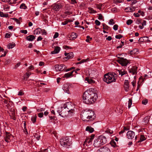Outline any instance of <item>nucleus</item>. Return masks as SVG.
Wrapping results in <instances>:
<instances>
[{
  "instance_id": "obj_1",
  "label": "nucleus",
  "mask_w": 152,
  "mask_h": 152,
  "mask_svg": "<svg viewBox=\"0 0 152 152\" xmlns=\"http://www.w3.org/2000/svg\"><path fill=\"white\" fill-rule=\"evenodd\" d=\"M97 97V94L94 91V89L92 88L87 90L83 95L84 102L87 104L94 103Z\"/></svg>"
},
{
  "instance_id": "obj_2",
  "label": "nucleus",
  "mask_w": 152,
  "mask_h": 152,
  "mask_svg": "<svg viewBox=\"0 0 152 152\" xmlns=\"http://www.w3.org/2000/svg\"><path fill=\"white\" fill-rule=\"evenodd\" d=\"M81 118L84 121H89L94 120L95 116L94 111L85 110L81 113Z\"/></svg>"
},
{
  "instance_id": "obj_3",
  "label": "nucleus",
  "mask_w": 152,
  "mask_h": 152,
  "mask_svg": "<svg viewBox=\"0 0 152 152\" xmlns=\"http://www.w3.org/2000/svg\"><path fill=\"white\" fill-rule=\"evenodd\" d=\"M117 77V75L115 73H108L104 75L103 80L104 81L108 84L115 82Z\"/></svg>"
},
{
  "instance_id": "obj_4",
  "label": "nucleus",
  "mask_w": 152,
  "mask_h": 152,
  "mask_svg": "<svg viewBox=\"0 0 152 152\" xmlns=\"http://www.w3.org/2000/svg\"><path fill=\"white\" fill-rule=\"evenodd\" d=\"M107 141V138L105 136L101 135L94 140V145L96 147H99L106 143Z\"/></svg>"
},
{
  "instance_id": "obj_5",
  "label": "nucleus",
  "mask_w": 152,
  "mask_h": 152,
  "mask_svg": "<svg viewBox=\"0 0 152 152\" xmlns=\"http://www.w3.org/2000/svg\"><path fill=\"white\" fill-rule=\"evenodd\" d=\"M74 109H72L69 110H68L65 107L61 110H58V112L59 115L63 118L72 115L74 113Z\"/></svg>"
},
{
  "instance_id": "obj_6",
  "label": "nucleus",
  "mask_w": 152,
  "mask_h": 152,
  "mask_svg": "<svg viewBox=\"0 0 152 152\" xmlns=\"http://www.w3.org/2000/svg\"><path fill=\"white\" fill-rule=\"evenodd\" d=\"M60 144L61 145L66 148H68L72 145V142L67 137H62L60 140Z\"/></svg>"
},
{
  "instance_id": "obj_7",
  "label": "nucleus",
  "mask_w": 152,
  "mask_h": 152,
  "mask_svg": "<svg viewBox=\"0 0 152 152\" xmlns=\"http://www.w3.org/2000/svg\"><path fill=\"white\" fill-rule=\"evenodd\" d=\"M13 139V136L10 133L6 132L4 137V140L7 142H10Z\"/></svg>"
},
{
  "instance_id": "obj_8",
  "label": "nucleus",
  "mask_w": 152,
  "mask_h": 152,
  "mask_svg": "<svg viewBox=\"0 0 152 152\" xmlns=\"http://www.w3.org/2000/svg\"><path fill=\"white\" fill-rule=\"evenodd\" d=\"M117 61L122 66H125L129 63V61L126 58H121L117 60Z\"/></svg>"
},
{
  "instance_id": "obj_9",
  "label": "nucleus",
  "mask_w": 152,
  "mask_h": 152,
  "mask_svg": "<svg viewBox=\"0 0 152 152\" xmlns=\"http://www.w3.org/2000/svg\"><path fill=\"white\" fill-rule=\"evenodd\" d=\"M56 70L57 72L64 71L66 68L65 65L56 64L55 66Z\"/></svg>"
},
{
  "instance_id": "obj_10",
  "label": "nucleus",
  "mask_w": 152,
  "mask_h": 152,
  "mask_svg": "<svg viewBox=\"0 0 152 152\" xmlns=\"http://www.w3.org/2000/svg\"><path fill=\"white\" fill-rule=\"evenodd\" d=\"M126 135L129 139H132L134 137L135 134L134 132L131 131H129L127 132Z\"/></svg>"
},
{
  "instance_id": "obj_11",
  "label": "nucleus",
  "mask_w": 152,
  "mask_h": 152,
  "mask_svg": "<svg viewBox=\"0 0 152 152\" xmlns=\"http://www.w3.org/2000/svg\"><path fill=\"white\" fill-rule=\"evenodd\" d=\"M137 67L136 66H133L132 68L129 69V71L132 75H136L137 74Z\"/></svg>"
},
{
  "instance_id": "obj_12",
  "label": "nucleus",
  "mask_w": 152,
  "mask_h": 152,
  "mask_svg": "<svg viewBox=\"0 0 152 152\" xmlns=\"http://www.w3.org/2000/svg\"><path fill=\"white\" fill-rule=\"evenodd\" d=\"M70 87L69 85L67 83H65L63 86L62 89L65 93L68 94H69V89Z\"/></svg>"
},
{
  "instance_id": "obj_13",
  "label": "nucleus",
  "mask_w": 152,
  "mask_h": 152,
  "mask_svg": "<svg viewBox=\"0 0 152 152\" xmlns=\"http://www.w3.org/2000/svg\"><path fill=\"white\" fill-rule=\"evenodd\" d=\"M7 113L9 114L11 118L14 120L16 119L15 110L14 109L11 110V112L7 111Z\"/></svg>"
},
{
  "instance_id": "obj_14",
  "label": "nucleus",
  "mask_w": 152,
  "mask_h": 152,
  "mask_svg": "<svg viewBox=\"0 0 152 152\" xmlns=\"http://www.w3.org/2000/svg\"><path fill=\"white\" fill-rule=\"evenodd\" d=\"M77 34L74 32H72L71 34H69L67 37L69 38V39H75L77 37Z\"/></svg>"
},
{
  "instance_id": "obj_15",
  "label": "nucleus",
  "mask_w": 152,
  "mask_h": 152,
  "mask_svg": "<svg viewBox=\"0 0 152 152\" xmlns=\"http://www.w3.org/2000/svg\"><path fill=\"white\" fill-rule=\"evenodd\" d=\"M129 83L128 80H126L125 81L124 83V88L126 91H128L129 90Z\"/></svg>"
},
{
  "instance_id": "obj_16",
  "label": "nucleus",
  "mask_w": 152,
  "mask_h": 152,
  "mask_svg": "<svg viewBox=\"0 0 152 152\" xmlns=\"http://www.w3.org/2000/svg\"><path fill=\"white\" fill-rule=\"evenodd\" d=\"M150 118V116H147L145 117L143 120L142 124L145 125L148 124V123H149Z\"/></svg>"
},
{
  "instance_id": "obj_17",
  "label": "nucleus",
  "mask_w": 152,
  "mask_h": 152,
  "mask_svg": "<svg viewBox=\"0 0 152 152\" xmlns=\"http://www.w3.org/2000/svg\"><path fill=\"white\" fill-rule=\"evenodd\" d=\"M135 7H128L126 8L125 10L126 12H131L134 11L135 10Z\"/></svg>"
},
{
  "instance_id": "obj_18",
  "label": "nucleus",
  "mask_w": 152,
  "mask_h": 152,
  "mask_svg": "<svg viewBox=\"0 0 152 152\" xmlns=\"http://www.w3.org/2000/svg\"><path fill=\"white\" fill-rule=\"evenodd\" d=\"M60 48L58 46L56 47L54 50L51 52V54H54L58 53L60 50Z\"/></svg>"
},
{
  "instance_id": "obj_19",
  "label": "nucleus",
  "mask_w": 152,
  "mask_h": 152,
  "mask_svg": "<svg viewBox=\"0 0 152 152\" xmlns=\"http://www.w3.org/2000/svg\"><path fill=\"white\" fill-rule=\"evenodd\" d=\"M11 102L9 101V103L6 105V107L8 110L7 111H9V112H11V110L14 109V108L12 107V106L11 105Z\"/></svg>"
},
{
  "instance_id": "obj_20",
  "label": "nucleus",
  "mask_w": 152,
  "mask_h": 152,
  "mask_svg": "<svg viewBox=\"0 0 152 152\" xmlns=\"http://www.w3.org/2000/svg\"><path fill=\"white\" fill-rule=\"evenodd\" d=\"M86 130L90 133H91L94 131V128H92L91 126H87L86 129Z\"/></svg>"
},
{
  "instance_id": "obj_21",
  "label": "nucleus",
  "mask_w": 152,
  "mask_h": 152,
  "mask_svg": "<svg viewBox=\"0 0 152 152\" xmlns=\"http://www.w3.org/2000/svg\"><path fill=\"white\" fill-rule=\"evenodd\" d=\"M118 71L119 73V75H121V77L127 74L126 72L125 71L124 69H122L120 70H118Z\"/></svg>"
},
{
  "instance_id": "obj_22",
  "label": "nucleus",
  "mask_w": 152,
  "mask_h": 152,
  "mask_svg": "<svg viewBox=\"0 0 152 152\" xmlns=\"http://www.w3.org/2000/svg\"><path fill=\"white\" fill-rule=\"evenodd\" d=\"M61 6L59 4H57L54 5L53 7V9L56 11H58L61 8Z\"/></svg>"
},
{
  "instance_id": "obj_23",
  "label": "nucleus",
  "mask_w": 152,
  "mask_h": 152,
  "mask_svg": "<svg viewBox=\"0 0 152 152\" xmlns=\"http://www.w3.org/2000/svg\"><path fill=\"white\" fill-rule=\"evenodd\" d=\"M100 152H110V149L107 147L101 148Z\"/></svg>"
},
{
  "instance_id": "obj_24",
  "label": "nucleus",
  "mask_w": 152,
  "mask_h": 152,
  "mask_svg": "<svg viewBox=\"0 0 152 152\" xmlns=\"http://www.w3.org/2000/svg\"><path fill=\"white\" fill-rule=\"evenodd\" d=\"M35 39V37L33 35H30L26 37L27 40L29 41H32Z\"/></svg>"
},
{
  "instance_id": "obj_25",
  "label": "nucleus",
  "mask_w": 152,
  "mask_h": 152,
  "mask_svg": "<svg viewBox=\"0 0 152 152\" xmlns=\"http://www.w3.org/2000/svg\"><path fill=\"white\" fill-rule=\"evenodd\" d=\"M74 71H72L68 73L65 74L64 76V77L68 78L72 76Z\"/></svg>"
},
{
  "instance_id": "obj_26",
  "label": "nucleus",
  "mask_w": 152,
  "mask_h": 152,
  "mask_svg": "<svg viewBox=\"0 0 152 152\" xmlns=\"http://www.w3.org/2000/svg\"><path fill=\"white\" fill-rule=\"evenodd\" d=\"M85 80L87 81V82L90 84L92 83H94V81L91 78L87 77L86 78Z\"/></svg>"
},
{
  "instance_id": "obj_27",
  "label": "nucleus",
  "mask_w": 152,
  "mask_h": 152,
  "mask_svg": "<svg viewBox=\"0 0 152 152\" xmlns=\"http://www.w3.org/2000/svg\"><path fill=\"white\" fill-rule=\"evenodd\" d=\"M42 31V30L40 28L36 29L34 31V34L37 35L39 34Z\"/></svg>"
},
{
  "instance_id": "obj_28",
  "label": "nucleus",
  "mask_w": 152,
  "mask_h": 152,
  "mask_svg": "<svg viewBox=\"0 0 152 152\" xmlns=\"http://www.w3.org/2000/svg\"><path fill=\"white\" fill-rule=\"evenodd\" d=\"M68 55L66 58L68 59H71L73 57V53L72 52H70L68 53Z\"/></svg>"
},
{
  "instance_id": "obj_29",
  "label": "nucleus",
  "mask_w": 152,
  "mask_h": 152,
  "mask_svg": "<svg viewBox=\"0 0 152 152\" xmlns=\"http://www.w3.org/2000/svg\"><path fill=\"white\" fill-rule=\"evenodd\" d=\"M31 75V73L30 72H27L26 75H24V79L27 80Z\"/></svg>"
},
{
  "instance_id": "obj_30",
  "label": "nucleus",
  "mask_w": 152,
  "mask_h": 152,
  "mask_svg": "<svg viewBox=\"0 0 152 152\" xmlns=\"http://www.w3.org/2000/svg\"><path fill=\"white\" fill-rule=\"evenodd\" d=\"M37 116L36 115L33 116L31 118V120L32 122L34 123L36 121Z\"/></svg>"
},
{
  "instance_id": "obj_31",
  "label": "nucleus",
  "mask_w": 152,
  "mask_h": 152,
  "mask_svg": "<svg viewBox=\"0 0 152 152\" xmlns=\"http://www.w3.org/2000/svg\"><path fill=\"white\" fill-rule=\"evenodd\" d=\"M0 16L1 17L7 18L8 16V14H4L2 12L0 11Z\"/></svg>"
},
{
  "instance_id": "obj_32",
  "label": "nucleus",
  "mask_w": 152,
  "mask_h": 152,
  "mask_svg": "<svg viewBox=\"0 0 152 152\" xmlns=\"http://www.w3.org/2000/svg\"><path fill=\"white\" fill-rule=\"evenodd\" d=\"M92 140L91 138L87 139L84 142V143L86 144V143L87 144V143H88V144H90L92 142Z\"/></svg>"
},
{
  "instance_id": "obj_33",
  "label": "nucleus",
  "mask_w": 152,
  "mask_h": 152,
  "mask_svg": "<svg viewBox=\"0 0 152 152\" xmlns=\"http://www.w3.org/2000/svg\"><path fill=\"white\" fill-rule=\"evenodd\" d=\"M146 140V138L143 135H141L140 138V140L137 142H138Z\"/></svg>"
},
{
  "instance_id": "obj_34",
  "label": "nucleus",
  "mask_w": 152,
  "mask_h": 152,
  "mask_svg": "<svg viewBox=\"0 0 152 152\" xmlns=\"http://www.w3.org/2000/svg\"><path fill=\"white\" fill-rule=\"evenodd\" d=\"M15 45V43H14L12 44V43H9V44L7 46V48L8 49L12 48L14 47Z\"/></svg>"
},
{
  "instance_id": "obj_35",
  "label": "nucleus",
  "mask_w": 152,
  "mask_h": 152,
  "mask_svg": "<svg viewBox=\"0 0 152 152\" xmlns=\"http://www.w3.org/2000/svg\"><path fill=\"white\" fill-rule=\"evenodd\" d=\"M71 20L69 19L67 20H66L64 21L63 22H62L61 24L63 25H65L67 24L69 22H72Z\"/></svg>"
},
{
  "instance_id": "obj_36",
  "label": "nucleus",
  "mask_w": 152,
  "mask_h": 152,
  "mask_svg": "<svg viewBox=\"0 0 152 152\" xmlns=\"http://www.w3.org/2000/svg\"><path fill=\"white\" fill-rule=\"evenodd\" d=\"M20 9H27V6L25 5V4L23 3L21 4L20 7Z\"/></svg>"
},
{
  "instance_id": "obj_37",
  "label": "nucleus",
  "mask_w": 152,
  "mask_h": 152,
  "mask_svg": "<svg viewBox=\"0 0 152 152\" xmlns=\"http://www.w3.org/2000/svg\"><path fill=\"white\" fill-rule=\"evenodd\" d=\"M102 25L103 26V28L104 30H108V28H109V27L108 26H107L104 23L102 24Z\"/></svg>"
},
{
  "instance_id": "obj_38",
  "label": "nucleus",
  "mask_w": 152,
  "mask_h": 152,
  "mask_svg": "<svg viewBox=\"0 0 152 152\" xmlns=\"http://www.w3.org/2000/svg\"><path fill=\"white\" fill-rule=\"evenodd\" d=\"M102 4H96V7L98 9L100 10L102 9Z\"/></svg>"
},
{
  "instance_id": "obj_39",
  "label": "nucleus",
  "mask_w": 152,
  "mask_h": 152,
  "mask_svg": "<svg viewBox=\"0 0 152 152\" xmlns=\"http://www.w3.org/2000/svg\"><path fill=\"white\" fill-rule=\"evenodd\" d=\"M40 136L37 134H36L34 135V137L37 140H39L40 137Z\"/></svg>"
},
{
  "instance_id": "obj_40",
  "label": "nucleus",
  "mask_w": 152,
  "mask_h": 152,
  "mask_svg": "<svg viewBox=\"0 0 152 152\" xmlns=\"http://www.w3.org/2000/svg\"><path fill=\"white\" fill-rule=\"evenodd\" d=\"M133 22V21L132 20L129 19L128 20L126 21V24L128 25H130Z\"/></svg>"
},
{
  "instance_id": "obj_41",
  "label": "nucleus",
  "mask_w": 152,
  "mask_h": 152,
  "mask_svg": "<svg viewBox=\"0 0 152 152\" xmlns=\"http://www.w3.org/2000/svg\"><path fill=\"white\" fill-rule=\"evenodd\" d=\"M132 100L131 99H129V103H128V108H129L132 104Z\"/></svg>"
},
{
  "instance_id": "obj_42",
  "label": "nucleus",
  "mask_w": 152,
  "mask_h": 152,
  "mask_svg": "<svg viewBox=\"0 0 152 152\" xmlns=\"http://www.w3.org/2000/svg\"><path fill=\"white\" fill-rule=\"evenodd\" d=\"M148 102V100L147 99L143 100L142 101V104L145 105Z\"/></svg>"
},
{
  "instance_id": "obj_43",
  "label": "nucleus",
  "mask_w": 152,
  "mask_h": 152,
  "mask_svg": "<svg viewBox=\"0 0 152 152\" xmlns=\"http://www.w3.org/2000/svg\"><path fill=\"white\" fill-rule=\"evenodd\" d=\"M123 37V36L120 34L116 35L115 36V37L116 39H120L121 38Z\"/></svg>"
},
{
  "instance_id": "obj_44",
  "label": "nucleus",
  "mask_w": 152,
  "mask_h": 152,
  "mask_svg": "<svg viewBox=\"0 0 152 152\" xmlns=\"http://www.w3.org/2000/svg\"><path fill=\"white\" fill-rule=\"evenodd\" d=\"M20 62L18 63L14 67V69H16L17 68L20 66Z\"/></svg>"
},
{
  "instance_id": "obj_45",
  "label": "nucleus",
  "mask_w": 152,
  "mask_h": 152,
  "mask_svg": "<svg viewBox=\"0 0 152 152\" xmlns=\"http://www.w3.org/2000/svg\"><path fill=\"white\" fill-rule=\"evenodd\" d=\"M109 24L111 25L114 24H115V22L113 21V19H110L109 22Z\"/></svg>"
},
{
  "instance_id": "obj_46",
  "label": "nucleus",
  "mask_w": 152,
  "mask_h": 152,
  "mask_svg": "<svg viewBox=\"0 0 152 152\" xmlns=\"http://www.w3.org/2000/svg\"><path fill=\"white\" fill-rule=\"evenodd\" d=\"M96 24L97 26H99L100 24V22L98 20H96L95 21Z\"/></svg>"
},
{
  "instance_id": "obj_47",
  "label": "nucleus",
  "mask_w": 152,
  "mask_h": 152,
  "mask_svg": "<svg viewBox=\"0 0 152 152\" xmlns=\"http://www.w3.org/2000/svg\"><path fill=\"white\" fill-rule=\"evenodd\" d=\"M12 19L14 20L15 22H16L18 24H20V22L19 20L15 18H12Z\"/></svg>"
},
{
  "instance_id": "obj_48",
  "label": "nucleus",
  "mask_w": 152,
  "mask_h": 152,
  "mask_svg": "<svg viewBox=\"0 0 152 152\" xmlns=\"http://www.w3.org/2000/svg\"><path fill=\"white\" fill-rule=\"evenodd\" d=\"M118 25L117 24H115V25H114V26H113V29L115 30V31L117 30H118Z\"/></svg>"
},
{
  "instance_id": "obj_49",
  "label": "nucleus",
  "mask_w": 152,
  "mask_h": 152,
  "mask_svg": "<svg viewBox=\"0 0 152 152\" xmlns=\"http://www.w3.org/2000/svg\"><path fill=\"white\" fill-rule=\"evenodd\" d=\"M44 115L43 113H40L38 114V116L39 118H42Z\"/></svg>"
},
{
  "instance_id": "obj_50",
  "label": "nucleus",
  "mask_w": 152,
  "mask_h": 152,
  "mask_svg": "<svg viewBox=\"0 0 152 152\" xmlns=\"http://www.w3.org/2000/svg\"><path fill=\"white\" fill-rule=\"evenodd\" d=\"M10 62V61L9 59H7L5 61V64H9Z\"/></svg>"
},
{
  "instance_id": "obj_51",
  "label": "nucleus",
  "mask_w": 152,
  "mask_h": 152,
  "mask_svg": "<svg viewBox=\"0 0 152 152\" xmlns=\"http://www.w3.org/2000/svg\"><path fill=\"white\" fill-rule=\"evenodd\" d=\"M17 0H10L9 2L11 4H13L16 3V1Z\"/></svg>"
},
{
  "instance_id": "obj_52",
  "label": "nucleus",
  "mask_w": 152,
  "mask_h": 152,
  "mask_svg": "<svg viewBox=\"0 0 152 152\" xmlns=\"http://www.w3.org/2000/svg\"><path fill=\"white\" fill-rule=\"evenodd\" d=\"M110 144L112 146H113L114 147H115L116 145L115 143L114 142H110Z\"/></svg>"
},
{
  "instance_id": "obj_53",
  "label": "nucleus",
  "mask_w": 152,
  "mask_h": 152,
  "mask_svg": "<svg viewBox=\"0 0 152 152\" xmlns=\"http://www.w3.org/2000/svg\"><path fill=\"white\" fill-rule=\"evenodd\" d=\"M103 18V16L101 14H99V17H98V19L99 20H102Z\"/></svg>"
},
{
  "instance_id": "obj_54",
  "label": "nucleus",
  "mask_w": 152,
  "mask_h": 152,
  "mask_svg": "<svg viewBox=\"0 0 152 152\" xmlns=\"http://www.w3.org/2000/svg\"><path fill=\"white\" fill-rule=\"evenodd\" d=\"M20 32L23 33L24 34H26L27 33V30H22L20 31Z\"/></svg>"
},
{
  "instance_id": "obj_55",
  "label": "nucleus",
  "mask_w": 152,
  "mask_h": 152,
  "mask_svg": "<svg viewBox=\"0 0 152 152\" xmlns=\"http://www.w3.org/2000/svg\"><path fill=\"white\" fill-rule=\"evenodd\" d=\"M89 59V58H87V59H83L82 60H81V61H80V64H81L82 63H83L85 62H86L87 61V60H88Z\"/></svg>"
},
{
  "instance_id": "obj_56",
  "label": "nucleus",
  "mask_w": 152,
  "mask_h": 152,
  "mask_svg": "<svg viewBox=\"0 0 152 152\" xmlns=\"http://www.w3.org/2000/svg\"><path fill=\"white\" fill-rule=\"evenodd\" d=\"M58 36V33L57 32H56L54 36V37H53V38L54 39H55V38H57Z\"/></svg>"
},
{
  "instance_id": "obj_57",
  "label": "nucleus",
  "mask_w": 152,
  "mask_h": 152,
  "mask_svg": "<svg viewBox=\"0 0 152 152\" xmlns=\"http://www.w3.org/2000/svg\"><path fill=\"white\" fill-rule=\"evenodd\" d=\"M48 148L45 149L43 150H42L39 151V152H48Z\"/></svg>"
},
{
  "instance_id": "obj_58",
  "label": "nucleus",
  "mask_w": 152,
  "mask_h": 152,
  "mask_svg": "<svg viewBox=\"0 0 152 152\" xmlns=\"http://www.w3.org/2000/svg\"><path fill=\"white\" fill-rule=\"evenodd\" d=\"M45 110V109L43 108H41L40 109H37V111L38 112H42L43 111H44Z\"/></svg>"
},
{
  "instance_id": "obj_59",
  "label": "nucleus",
  "mask_w": 152,
  "mask_h": 152,
  "mask_svg": "<svg viewBox=\"0 0 152 152\" xmlns=\"http://www.w3.org/2000/svg\"><path fill=\"white\" fill-rule=\"evenodd\" d=\"M133 51V54H137V49H135L132 50Z\"/></svg>"
},
{
  "instance_id": "obj_60",
  "label": "nucleus",
  "mask_w": 152,
  "mask_h": 152,
  "mask_svg": "<svg viewBox=\"0 0 152 152\" xmlns=\"http://www.w3.org/2000/svg\"><path fill=\"white\" fill-rule=\"evenodd\" d=\"M138 13H140L141 14V15L142 16H143L144 15V13L143 12L139 10L138 11Z\"/></svg>"
},
{
  "instance_id": "obj_61",
  "label": "nucleus",
  "mask_w": 152,
  "mask_h": 152,
  "mask_svg": "<svg viewBox=\"0 0 152 152\" xmlns=\"http://www.w3.org/2000/svg\"><path fill=\"white\" fill-rule=\"evenodd\" d=\"M89 38H90V36H87L86 37V42H89V41L90 40Z\"/></svg>"
},
{
  "instance_id": "obj_62",
  "label": "nucleus",
  "mask_w": 152,
  "mask_h": 152,
  "mask_svg": "<svg viewBox=\"0 0 152 152\" xmlns=\"http://www.w3.org/2000/svg\"><path fill=\"white\" fill-rule=\"evenodd\" d=\"M2 101L4 103V104H6L9 103L8 101L5 99H3Z\"/></svg>"
},
{
  "instance_id": "obj_63",
  "label": "nucleus",
  "mask_w": 152,
  "mask_h": 152,
  "mask_svg": "<svg viewBox=\"0 0 152 152\" xmlns=\"http://www.w3.org/2000/svg\"><path fill=\"white\" fill-rule=\"evenodd\" d=\"M10 36V34L9 33H6L5 36V37L6 38H9Z\"/></svg>"
},
{
  "instance_id": "obj_64",
  "label": "nucleus",
  "mask_w": 152,
  "mask_h": 152,
  "mask_svg": "<svg viewBox=\"0 0 152 152\" xmlns=\"http://www.w3.org/2000/svg\"><path fill=\"white\" fill-rule=\"evenodd\" d=\"M24 94V93L23 92L20 91L19 92L18 95L20 96H22Z\"/></svg>"
}]
</instances>
